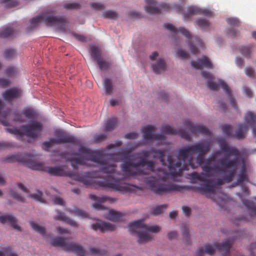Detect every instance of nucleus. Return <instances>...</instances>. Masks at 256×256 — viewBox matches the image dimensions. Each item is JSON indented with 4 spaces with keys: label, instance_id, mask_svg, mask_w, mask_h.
<instances>
[{
    "label": "nucleus",
    "instance_id": "a211bd4d",
    "mask_svg": "<svg viewBox=\"0 0 256 256\" xmlns=\"http://www.w3.org/2000/svg\"><path fill=\"white\" fill-rule=\"evenodd\" d=\"M22 92L18 88H12L6 90L2 94V97L7 102H12L14 100L21 97Z\"/></svg>",
    "mask_w": 256,
    "mask_h": 256
},
{
    "label": "nucleus",
    "instance_id": "412c9836",
    "mask_svg": "<svg viewBox=\"0 0 256 256\" xmlns=\"http://www.w3.org/2000/svg\"><path fill=\"white\" fill-rule=\"evenodd\" d=\"M92 228L94 230H99L100 232H112L114 230V226L113 224L103 222H97L92 225Z\"/></svg>",
    "mask_w": 256,
    "mask_h": 256
},
{
    "label": "nucleus",
    "instance_id": "cd10ccee",
    "mask_svg": "<svg viewBox=\"0 0 256 256\" xmlns=\"http://www.w3.org/2000/svg\"><path fill=\"white\" fill-rule=\"evenodd\" d=\"M122 214L121 212L116 211L113 210H109V212L106 216V218L109 220L114 222L120 221L122 220Z\"/></svg>",
    "mask_w": 256,
    "mask_h": 256
},
{
    "label": "nucleus",
    "instance_id": "e2e57ef3",
    "mask_svg": "<svg viewBox=\"0 0 256 256\" xmlns=\"http://www.w3.org/2000/svg\"><path fill=\"white\" fill-rule=\"evenodd\" d=\"M138 134L136 132H132L126 134L124 136V138L130 140H134L137 138Z\"/></svg>",
    "mask_w": 256,
    "mask_h": 256
},
{
    "label": "nucleus",
    "instance_id": "dca6fc26",
    "mask_svg": "<svg viewBox=\"0 0 256 256\" xmlns=\"http://www.w3.org/2000/svg\"><path fill=\"white\" fill-rule=\"evenodd\" d=\"M161 131L162 133L166 134L178 135L187 140H190L191 138L189 134L184 130L174 129L170 126H162Z\"/></svg>",
    "mask_w": 256,
    "mask_h": 256
},
{
    "label": "nucleus",
    "instance_id": "c9c22d12",
    "mask_svg": "<svg viewBox=\"0 0 256 256\" xmlns=\"http://www.w3.org/2000/svg\"><path fill=\"white\" fill-rule=\"evenodd\" d=\"M97 64L99 68L102 70H108L112 65V62L110 61L104 60L102 58L98 60Z\"/></svg>",
    "mask_w": 256,
    "mask_h": 256
},
{
    "label": "nucleus",
    "instance_id": "72a5a7b5",
    "mask_svg": "<svg viewBox=\"0 0 256 256\" xmlns=\"http://www.w3.org/2000/svg\"><path fill=\"white\" fill-rule=\"evenodd\" d=\"M91 56L92 58L96 62L102 58V52L96 46H92L91 48Z\"/></svg>",
    "mask_w": 256,
    "mask_h": 256
},
{
    "label": "nucleus",
    "instance_id": "2eb2a0df",
    "mask_svg": "<svg viewBox=\"0 0 256 256\" xmlns=\"http://www.w3.org/2000/svg\"><path fill=\"white\" fill-rule=\"evenodd\" d=\"M184 125L193 134L199 132L206 136L210 135V132L206 127L200 124H194L190 120H185Z\"/></svg>",
    "mask_w": 256,
    "mask_h": 256
},
{
    "label": "nucleus",
    "instance_id": "7c9ffc66",
    "mask_svg": "<svg viewBox=\"0 0 256 256\" xmlns=\"http://www.w3.org/2000/svg\"><path fill=\"white\" fill-rule=\"evenodd\" d=\"M117 119L115 118H109L107 120L105 124V132H110L113 130L116 126Z\"/></svg>",
    "mask_w": 256,
    "mask_h": 256
},
{
    "label": "nucleus",
    "instance_id": "20e7f679",
    "mask_svg": "<svg viewBox=\"0 0 256 256\" xmlns=\"http://www.w3.org/2000/svg\"><path fill=\"white\" fill-rule=\"evenodd\" d=\"M30 167L32 170L45 172L53 176H68L76 180L82 182L86 186L94 184L96 187H98V186H108L118 190L115 187L116 186L112 184H106L102 182H94L90 178L91 174L90 172L86 173L84 175H81L79 173H75L72 172H66L59 166L55 167L45 166L42 163L36 162H33Z\"/></svg>",
    "mask_w": 256,
    "mask_h": 256
},
{
    "label": "nucleus",
    "instance_id": "a18cd8bd",
    "mask_svg": "<svg viewBox=\"0 0 256 256\" xmlns=\"http://www.w3.org/2000/svg\"><path fill=\"white\" fill-rule=\"evenodd\" d=\"M182 231L183 238L185 240V242L188 244L190 242V236L188 226L186 225H184L182 228Z\"/></svg>",
    "mask_w": 256,
    "mask_h": 256
},
{
    "label": "nucleus",
    "instance_id": "864d4df0",
    "mask_svg": "<svg viewBox=\"0 0 256 256\" xmlns=\"http://www.w3.org/2000/svg\"><path fill=\"white\" fill-rule=\"evenodd\" d=\"M14 120L16 122H25L24 118L23 117L24 115L22 114V113H20L18 112H14Z\"/></svg>",
    "mask_w": 256,
    "mask_h": 256
},
{
    "label": "nucleus",
    "instance_id": "6ab92c4d",
    "mask_svg": "<svg viewBox=\"0 0 256 256\" xmlns=\"http://www.w3.org/2000/svg\"><path fill=\"white\" fill-rule=\"evenodd\" d=\"M204 14L206 16H211L212 12L208 10H202L195 6H190L188 9V12L184 14L185 20L188 19L192 15L197 14Z\"/></svg>",
    "mask_w": 256,
    "mask_h": 256
},
{
    "label": "nucleus",
    "instance_id": "9d476101",
    "mask_svg": "<svg viewBox=\"0 0 256 256\" xmlns=\"http://www.w3.org/2000/svg\"><path fill=\"white\" fill-rule=\"evenodd\" d=\"M51 244L54 246L61 247L66 252H72L78 256H86L83 248L76 244L66 242L64 238L60 237L54 238L51 240Z\"/></svg>",
    "mask_w": 256,
    "mask_h": 256
},
{
    "label": "nucleus",
    "instance_id": "2f4dec72",
    "mask_svg": "<svg viewBox=\"0 0 256 256\" xmlns=\"http://www.w3.org/2000/svg\"><path fill=\"white\" fill-rule=\"evenodd\" d=\"M244 182H248V178L246 168L245 167H243L240 174L238 176L237 180V183L238 184L242 185V183Z\"/></svg>",
    "mask_w": 256,
    "mask_h": 256
},
{
    "label": "nucleus",
    "instance_id": "bf43d9fd",
    "mask_svg": "<svg viewBox=\"0 0 256 256\" xmlns=\"http://www.w3.org/2000/svg\"><path fill=\"white\" fill-rule=\"evenodd\" d=\"M4 252L6 256H18L15 252H12V248L10 246L4 248Z\"/></svg>",
    "mask_w": 256,
    "mask_h": 256
},
{
    "label": "nucleus",
    "instance_id": "f3484780",
    "mask_svg": "<svg viewBox=\"0 0 256 256\" xmlns=\"http://www.w3.org/2000/svg\"><path fill=\"white\" fill-rule=\"evenodd\" d=\"M54 135L56 136V138H54L56 144H74L76 141V138L74 136H70L61 130L56 131Z\"/></svg>",
    "mask_w": 256,
    "mask_h": 256
},
{
    "label": "nucleus",
    "instance_id": "a19ab883",
    "mask_svg": "<svg viewBox=\"0 0 256 256\" xmlns=\"http://www.w3.org/2000/svg\"><path fill=\"white\" fill-rule=\"evenodd\" d=\"M222 129L223 133L228 137L232 138L234 136V134L232 133V128L231 126L227 124H224L222 126Z\"/></svg>",
    "mask_w": 256,
    "mask_h": 256
},
{
    "label": "nucleus",
    "instance_id": "774afa93",
    "mask_svg": "<svg viewBox=\"0 0 256 256\" xmlns=\"http://www.w3.org/2000/svg\"><path fill=\"white\" fill-rule=\"evenodd\" d=\"M250 256H256V243L252 244L250 248Z\"/></svg>",
    "mask_w": 256,
    "mask_h": 256
},
{
    "label": "nucleus",
    "instance_id": "7ed1b4c3",
    "mask_svg": "<svg viewBox=\"0 0 256 256\" xmlns=\"http://www.w3.org/2000/svg\"><path fill=\"white\" fill-rule=\"evenodd\" d=\"M138 144H132L128 146V149L121 153L122 156L124 160V162L122 164V169L123 172L128 176H136L144 174L141 170L137 168L139 166H144L148 162V158L150 154H152L154 158H159L160 162L164 166L167 164L165 160L166 150H156L151 148L148 150H143L136 154V156L139 158L138 162H133L130 159V154L138 146Z\"/></svg>",
    "mask_w": 256,
    "mask_h": 256
},
{
    "label": "nucleus",
    "instance_id": "bb28decb",
    "mask_svg": "<svg viewBox=\"0 0 256 256\" xmlns=\"http://www.w3.org/2000/svg\"><path fill=\"white\" fill-rule=\"evenodd\" d=\"M242 202L248 209L250 216L256 218V206L254 203L248 200H244Z\"/></svg>",
    "mask_w": 256,
    "mask_h": 256
},
{
    "label": "nucleus",
    "instance_id": "58836bf2",
    "mask_svg": "<svg viewBox=\"0 0 256 256\" xmlns=\"http://www.w3.org/2000/svg\"><path fill=\"white\" fill-rule=\"evenodd\" d=\"M67 210L71 214H74L76 216H80L82 218H86L88 216V214L84 211L78 208L68 209Z\"/></svg>",
    "mask_w": 256,
    "mask_h": 256
},
{
    "label": "nucleus",
    "instance_id": "f257e3e1",
    "mask_svg": "<svg viewBox=\"0 0 256 256\" xmlns=\"http://www.w3.org/2000/svg\"><path fill=\"white\" fill-rule=\"evenodd\" d=\"M218 143L222 152L226 154L219 160H217V156L220 154V150L214 152L210 157L204 158L205 156L210 150L209 142H199L180 148L178 150V156H168V166L174 176H180L184 170H188L189 166L193 169L200 166L204 172L198 173L194 172L190 174L192 183L197 184L199 181L200 182L199 185L188 186L160 182V179L165 181L168 175L160 169L158 170V178L151 176L146 178V184L154 193L158 195L190 190L201 194H214L216 186L213 180L208 179V178L229 170H230V177H232L240 156V151L234 147L230 146L224 139L220 138Z\"/></svg>",
    "mask_w": 256,
    "mask_h": 256
},
{
    "label": "nucleus",
    "instance_id": "3c124183",
    "mask_svg": "<svg viewBox=\"0 0 256 256\" xmlns=\"http://www.w3.org/2000/svg\"><path fill=\"white\" fill-rule=\"evenodd\" d=\"M29 196L36 201L44 202L42 198V193L40 191H37L36 194H30Z\"/></svg>",
    "mask_w": 256,
    "mask_h": 256
},
{
    "label": "nucleus",
    "instance_id": "09e8293b",
    "mask_svg": "<svg viewBox=\"0 0 256 256\" xmlns=\"http://www.w3.org/2000/svg\"><path fill=\"white\" fill-rule=\"evenodd\" d=\"M16 50L12 48L6 50L4 54V58L8 59L12 58L16 56Z\"/></svg>",
    "mask_w": 256,
    "mask_h": 256
},
{
    "label": "nucleus",
    "instance_id": "37998d69",
    "mask_svg": "<svg viewBox=\"0 0 256 256\" xmlns=\"http://www.w3.org/2000/svg\"><path fill=\"white\" fill-rule=\"evenodd\" d=\"M6 160L8 162H27V160L24 157L21 158L19 156H12L10 157H8L6 158Z\"/></svg>",
    "mask_w": 256,
    "mask_h": 256
},
{
    "label": "nucleus",
    "instance_id": "4be33fe9",
    "mask_svg": "<svg viewBox=\"0 0 256 256\" xmlns=\"http://www.w3.org/2000/svg\"><path fill=\"white\" fill-rule=\"evenodd\" d=\"M244 119L246 123L252 128V134L256 137V114L252 112H248ZM255 150L256 151V149Z\"/></svg>",
    "mask_w": 256,
    "mask_h": 256
},
{
    "label": "nucleus",
    "instance_id": "39448f33",
    "mask_svg": "<svg viewBox=\"0 0 256 256\" xmlns=\"http://www.w3.org/2000/svg\"><path fill=\"white\" fill-rule=\"evenodd\" d=\"M130 231L132 233H136L138 242L144 243L150 241L152 237L148 232L156 233L160 231V228L156 225L149 226L144 224V220H136L128 224Z\"/></svg>",
    "mask_w": 256,
    "mask_h": 256
},
{
    "label": "nucleus",
    "instance_id": "680f3d73",
    "mask_svg": "<svg viewBox=\"0 0 256 256\" xmlns=\"http://www.w3.org/2000/svg\"><path fill=\"white\" fill-rule=\"evenodd\" d=\"M245 72L248 76L250 78H254L255 76V72L252 68L248 67L246 68Z\"/></svg>",
    "mask_w": 256,
    "mask_h": 256
},
{
    "label": "nucleus",
    "instance_id": "5fc2aeb1",
    "mask_svg": "<svg viewBox=\"0 0 256 256\" xmlns=\"http://www.w3.org/2000/svg\"><path fill=\"white\" fill-rule=\"evenodd\" d=\"M240 53L244 56H248L251 54L250 48L249 46H242L240 49Z\"/></svg>",
    "mask_w": 256,
    "mask_h": 256
},
{
    "label": "nucleus",
    "instance_id": "49530a36",
    "mask_svg": "<svg viewBox=\"0 0 256 256\" xmlns=\"http://www.w3.org/2000/svg\"><path fill=\"white\" fill-rule=\"evenodd\" d=\"M17 73L16 68L13 66H8L5 71V74L8 76L12 77L14 76Z\"/></svg>",
    "mask_w": 256,
    "mask_h": 256
},
{
    "label": "nucleus",
    "instance_id": "4d7b16f0",
    "mask_svg": "<svg viewBox=\"0 0 256 256\" xmlns=\"http://www.w3.org/2000/svg\"><path fill=\"white\" fill-rule=\"evenodd\" d=\"M10 194L11 196L18 201L20 202H24V198L19 194H18L17 192H14V190H11L10 192Z\"/></svg>",
    "mask_w": 256,
    "mask_h": 256
},
{
    "label": "nucleus",
    "instance_id": "f704fd0d",
    "mask_svg": "<svg viewBox=\"0 0 256 256\" xmlns=\"http://www.w3.org/2000/svg\"><path fill=\"white\" fill-rule=\"evenodd\" d=\"M198 26L204 31L209 30L210 27V23L206 19H199L196 22Z\"/></svg>",
    "mask_w": 256,
    "mask_h": 256
},
{
    "label": "nucleus",
    "instance_id": "ea45409f",
    "mask_svg": "<svg viewBox=\"0 0 256 256\" xmlns=\"http://www.w3.org/2000/svg\"><path fill=\"white\" fill-rule=\"evenodd\" d=\"M168 208V205L166 204L158 206L154 208L152 212V214L154 216H158L162 213L165 210Z\"/></svg>",
    "mask_w": 256,
    "mask_h": 256
},
{
    "label": "nucleus",
    "instance_id": "ddd939ff",
    "mask_svg": "<svg viewBox=\"0 0 256 256\" xmlns=\"http://www.w3.org/2000/svg\"><path fill=\"white\" fill-rule=\"evenodd\" d=\"M143 138L146 140H156L158 141H164L165 140L164 136L160 134H153L155 131V128L154 126H148L142 129Z\"/></svg>",
    "mask_w": 256,
    "mask_h": 256
},
{
    "label": "nucleus",
    "instance_id": "e433bc0d",
    "mask_svg": "<svg viewBox=\"0 0 256 256\" xmlns=\"http://www.w3.org/2000/svg\"><path fill=\"white\" fill-rule=\"evenodd\" d=\"M30 224L32 228V229L34 230L36 232L40 233L43 236H44L46 234V230L44 227L40 226L38 224L32 221L30 222Z\"/></svg>",
    "mask_w": 256,
    "mask_h": 256
},
{
    "label": "nucleus",
    "instance_id": "aec40b11",
    "mask_svg": "<svg viewBox=\"0 0 256 256\" xmlns=\"http://www.w3.org/2000/svg\"><path fill=\"white\" fill-rule=\"evenodd\" d=\"M191 64L192 67L196 69H199L202 66H204L209 68H212L213 65L210 60L206 56H203L198 61H192Z\"/></svg>",
    "mask_w": 256,
    "mask_h": 256
},
{
    "label": "nucleus",
    "instance_id": "0e129e2a",
    "mask_svg": "<svg viewBox=\"0 0 256 256\" xmlns=\"http://www.w3.org/2000/svg\"><path fill=\"white\" fill-rule=\"evenodd\" d=\"M90 6L92 8L96 10H102L104 9V6L99 3H92Z\"/></svg>",
    "mask_w": 256,
    "mask_h": 256
},
{
    "label": "nucleus",
    "instance_id": "79ce46f5",
    "mask_svg": "<svg viewBox=\"0 0 256 256\" xmlns=\"http://www.w3.org/2000/svg\"><path fill=\"white\" fill-rule=\"evenodd\" d=\"M90 252L92 255L94 256H102L106 254V252L104 250H100L96 248H92L90 250Z\"/></svg>",
    "mask_w": 256,
    "mask_h": 256
},
{
    "label": "nucleus",
    "instance_id": "c85d7f7f",
    "mask_svg": "<svg viewBox=\"0 0 256 256\" xmlns=\"http://www.w3.org/2000/svg\"><path fill=\"white\" fill-rule=\"evenodd\" d=\"M152 66L155 73L159 74L166 70V64L164 60L160 59L156 64H152Z\"/></svg>",
    "mask_w": 256,
    "mask_h": 256
},
{
    "label": "nucleus",
    "instance_id": "b1692460",
    "mask_svg": "<svg viewBox=\"0 0 256 256\" xmlns=\"http://www.w3.org/2000/svg\"><path fill=\"white\" fill-rule=\"evenodd\" d=\"M11 110L9 108H6L0 100V122L4 126L9 125V122L6 118L10 115Z\"/></svg>",
    "mask_w": 256,
    "mask_h": 256
},
{
    "label": "nucleus",
    "instance_id": "c03bdc74",
    "mask_svg": "<svg viewBox=\"0 0 256 256\" xmlns=\"http://www.w3.org/2000/svg\"><path fill=\"white\" fill-rule=\"evenodd\" d=\"M56 144L55 138H50L48 142H44L42 144V148L45 150H47L50 148L53 144Z\"/></svg>",
    "mask_w": 256,
    "mask_h": 256
},
{
    "label": "nucleus",
    "instance_id": "de8ad7c7",
    "mask_svg": "<svg viewBox=\"0 0 256 256\" xmlns=\"http://www.w3.org/2000/svg\"><path fill=\"white\" fill-rule=\"evenodd\" d=\"M102 15L104 18H108L116 19L118 18V14L112 10L104 12Z\"/></svg>",
    "mask_w": 256,
    "mask_h": 256
},
{
    "label": "nucleus",
    "instance_id": "052dcab7",
    "mask_svg": "<svg viewBox=\"0 0 256 256\" xmlns=\"http://www.w3.org/2000/svg\"><path fill=\"white\" fill-rule=\"evenodd\" d=\"M155 164V162L153 160H148L146 163L147 169L152 172H154Z\"/></svg>",
    "mask_w": 256,
    "mask_h": 256
},
{
    "label": "nucleus",
    "instance_id": "423d86ee",
    "mask_svg": "<svg viewBox=\"0 0 256 256\" xmlns=\"http://www.w3.org/2000/svg\"><path fill=\"white\" fill-rule=\"evenodd\" d=\"M41 22H44L47 25L57 26L62 31L65 30L66 25L68 23L67 19L64 16H54L50 14H46L32 18L30 20L31 26L36 28Z\"/></svg>",
    "mask_w": 256,
    "mask_h": 256
},
{
    "label": "nucleus",
    "instance_id": "393cba45",
    "mask_svg": "<svg viewBox=\"0 0 256 256\" xmlns=\"http://www.w3.org/2000/svg\"><path fill=\"white\" fill-rule=\"evenodd\" d=\"M56 215L54 216V219L56 220H62L66 224H69L72 226L78 228V224L74 220L66 217L64 214L58 210L56 211Z\"/></svg>",
    "mask_w": 256,
    "mask_h": 256
},
{
    "label": "nucleus",
    "instance_id": "9b49d317",
    "mask_svg": "<svg viewBox=\"0 0 256 256\" xmlns=\"http://www.w3.org/2000/svg\"><path fill=\"white\" fill-rule=\"evenodd\" d=\"M165 28L170 30L172 32L175 34L177 32H180L182 35L185 36L188 39L192 40V42L198 46L202 48L204 43L202 41L198 36H192L190 32L184 28L180 27L178 29L175 28L172 24H164Z\"/></svg>",
    "mask_w": 256,
    "mask_h": 256
},
{
    "label": "nucleus",
    "instance_id": "1a4fd4ad",
    "mask_svg": "<svg viewBox=\"0 0 256 256\" xmlns=\"http://www.w3.org/2000/svg\"><path fill=\"white\" fill-rule=\"evenodd\" d=\"M232 243L231 240H227L222 244L216 242L210 245V244L205 246V248L204 250L202 248H200L196 252V256H204V253L210 255H213L216 250H218L223 252L224 256H230V250Z\"/></svg>",
    "mask_w": 256,
    "mask_h": 256
},
{
    "label": "nucleus",
    "instance_id": "4c0bfd02",
    "mask_svg": "<svg viewBox=\"0 0 256 256\" xmlns=\"http://www.w3.org/2000/svg\"><path fill=\"white\" fill-rule=\"evenodd\" d=\"M104 86L106 94H111L112 92V86L111 80L109 78H105L104 82Z\"/></svg>",
    "mask_w": 256,
    "mask_h": 256
},
{
    "label": "nucleus",
    "instance_id": "c756f323",
    "mask_svg": "<svg viewBox=\"0 0 256 256\" xmlns=\"http://www.w3.org/2000/svg\"><path fill=\"white\" fill-rule=\"evenodd\" d=\"M22 114L28 119L32 120L36 119L38 116L36 112L32 108L24 110L22 112Z\"/></svg>",
    "mask_w": 256,
    "mask_h": 256
},
{
    "label": "nucleus",
    "instance_id": "6e6d98bb",
    "mask_svg": "<svg viewBox=\"0 0 256 256\" xmlns=\"http://www.w3.org/2000/svg\"><path fill=\"white\" fill-rule=\"evenodd\" d=\"M80 7V5L77 3H68L64 5V8L67 10L78 9Z\"/></svg>",
    "mask_w": 256,
    "mask_h": 256
},
{
    "label": "nucleus",
    "instance_id": "69168bd1",
    "mask_svg": "<svg viewBox=\"0 0 256 256\" xmlns=\"http://www.w3.org/2000/svg\"><path fill=\"white\" fill-rule=\"evenodd\" d=\"M53 202L54 204L61 206L64 205V200L62 198L58 196L54 197V198Z\"/></svg>",
    "mask_w": 256,
    "mask_h": 256
},
{
    "label": "nucleus",
    "instance_id": "5701e85b",
    "mask_svg": "<svg viewBox=\"0 0 256 256\" xmlns=\"http://www.w3.org/2000/svg\"><path fill=\"white\" fill-rule=\"evenodd\" d=\"M0 222L2 224L9 223L14 229L20 230V226L16 224V218L12 214L0 216Z\"/></svg>",
    "mask_w": 256,
    "mask_h": 256
},
{
    "label": "nucleus",
    "instance_id": "338daca9",
    "mask_svg": "<svg viewBox=\"0 0 256 256\" xmlns=\"http://www.w3.org/2000/svg\"><path fill=\"white\" fill-rule=\"evenodd\" d=\"M9 85V81L4 78H0V86L2 88H6Z\"/></svg>",
    "mask_w": 256,
    "mask_h": 256
},
{
    "label": "nucleus",
    "instance_id": "13d9d810",
    "mask_svg": "<svg viewBox=\"0 0 256 256\" xmlns=\"http://www.w3.org/2000/svg\"><path fill=\"white\" fill-rule=\"evenodd\" d=\"M176 53L178 57L182 59H186L189 57L188 54L186 52L181 49L178 50Z\"/></svg>",
    "mask_w": 256,
    "mask_h": 256
},
{
    "label": "nucleus",
    "instance_id": "603ef678",
    "mask_svg": "<svg viewBox=\"0 0 256 256\" xmlns=\"http://www.w3.org/2000/svg\"><path fill=\"white\" fill-rule=\"evenodd\" d=\"M226 22L232 26H238L240 23L238 18H228Z\"/></svg>",
    "mask_w": 256,
    "mask_h": 256
},
{
    "label": "nucleus",
    "instance_id": "6e6552de",
    "mask_svg": "<svg viewBox=\"0 0 256 256\" xmlns=\"http://www.w3.org/2000/svg\"><path fill=\"white\" fill-rule=\"evenodd\" d=\"M202 74L203 77L208 80L207 86L210 89L216 90L219 86L222 87L230 98L232 106L235 109H237L236 102L231 94L230 90L223 80H218V83L216 84L213 81L214 78L212 74L206 72H202Z\"/></svg>",
    "mask_w": 256,
    "mask_h": 256
},
{
    "label": "nucleus",
    "instance_id": "4468645a",
    "mask_svg": "<svg viewBox=\"0 0 256 256\" xmlns=\"http://www.w3.org/2000/svg\"><path fill=\"white\" fill-rule=\"evenodd\" d=\"M90 198L96 202L92 204V206L97 210H102L104 207L102 204L105 202L108 201L110 203H113L117 201V199L114 198H112L108 196H98L94 194H90Z\"/></svg>",
    "mask_w": 256,
    "mask_h": 256
},
{
    "label": "nucleus",
    "instance_id": "473e14b6",
    "mask_svg": "<svg viewBox=\"0 0 256 256\" xmlns=\"http://www.w3.org/2000/svg\"><path fill=\"white\" fill-rule=\"evenodd\" d=\"M14 30L10 27H4L0 31V38H8L12 36L14 34Z\"/></svg>",
    "mask_w": 256,
    "mask_h": 256
},
{
    "label": "nucleus",
    "instance_id": "f03ea898",
    "mask_svg": "<svg viewBox=\"0 0 256 256\" xmlns=\"http://www.w3.org/2000/svg\"><path fill=\"white\" fill-rule=\"evenodd\" d=\"M80 153L86 154V158L80 157V155L75 154L78 156L70 157L68 160L71 162L72 166L74 169H76L78 165H87L86 160H90L98 164L101 166L100 170L104 174H108V178L106 180H98L93 178L94 174L92 172H86L84 174H80L81 175H84L86 173L90 172L91 174L90 178L94 182H102L104 184H112L115 185V188H110L108 186H98L96 187L94 184H92L88 187H92L94 188H110L114 191H118L121 193L127 192H132L134 188V186L124 182L125 178L124 176L120 172H116V162L113 160L116 156V154L110 155V160H106V156L104 152L92 151L90 149L84 146H81L79 149Z\"/></svg>",
    "mask_w": 256,
    "mask_h": 256
},
{
    "label": "nucleus",
    "instance_id": "f8f14e48",
    "mask_svg": "<svg viewBox=\"0 0 256 256\" xmlns=\"http://www.w3.org/2000/svg\"><path fill=\"white\" fill-rule=\"evenodd\" d=\"M146 2L150 6H145V10L150 14H157L162 12H169L171 8V7L166 4H162L160 8L156 6V2L154 0H146Z\"/></svg>",
    "mask_w": 256,
    "mask_h": 256
},
{
    "label": "nucleus",
    "instance_id": "8fccbe9b",
    "mask_svg": "<svg viewBox=\"0 0 256 256\" xmlns=\"http://www.w3.org/2000/svg\"><path fill=\"white\" fill-rule=\"evenodd\" d=\"M106 137L107 136L106 134H100L96 135L93 138L92 142L94 144L100 142L106 139Z\"/></svg>",
    "mask_w": 256,
    "mask_h": 256
},
{
    "label": "nucleus",
    "instance_id": "0eeeda50",
    "mask_svg": "<svg viewBox=\"0 0 256 256\" xmlns=\"http://www.w3.org/2000/svg\"><path fill=\"white\" fill-rule=\"evenodd\" d=\"M42 130V124L34 121L28 125L22 126L20 128H6L7 132L20 136L26 135L32 138L36 139L39 136Z\"/></svg>",
    "mask_w": 256,
    "mask_h": 256
},
{
    "label": "nucleus",
    "instance_id": "a878e982",
    "mask_svg": "<svg viewBox=\"0 0 256 256\" xmlns=\"http://www.w3.org/2000/svg\"><path fill=\"white\" fill-rule=\"evenodd\" d=\"M248 129V126L246 124H239L236 134H234V136L232 138H236L238 140L244 139Z\"/></svg>",
    "mask_w": 256,
    "mask_h": 256
}]
</instances>
